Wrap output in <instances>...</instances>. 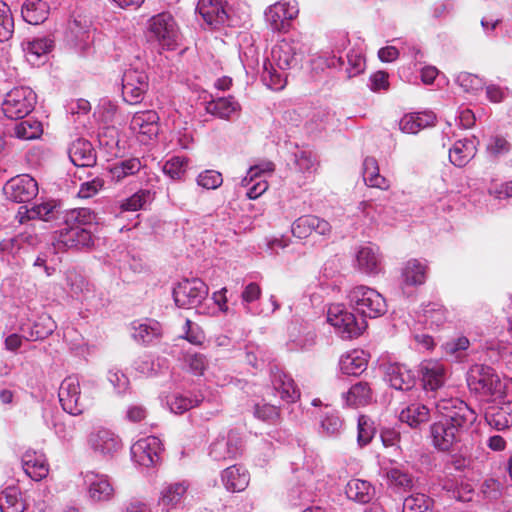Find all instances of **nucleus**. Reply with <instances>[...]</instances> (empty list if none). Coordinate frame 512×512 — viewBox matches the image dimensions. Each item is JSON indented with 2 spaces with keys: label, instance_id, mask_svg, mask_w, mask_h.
I'll return each mask as SVG.
<instances>
[{
  "label": "nucleus",
  "instance_id": "nucleus-58",
  "mask_svg": "<svg viewBox=\"0 0 512 512\" xmlns=\"http://www.w3.org/2000/svg\"><path fill=\"white\" fill-rule=\"evenodd\" d=\"M14 32V20L9 6L0 1V42L9 40Z\"/></svg>",
  "mask_w": 512,
  "mask_h": 512
},
{
  "label": "nucleus",
  "instance_id": "nucleus-5",
  "mask_svg": "<svg viewBox=\"0 0 512 512\" xmlns=\"http://www.w3.org/2000/svg\"><path fill=\"white\" fill-rule=\"evenodd\" d=\"M327 321L343 339L360 336L367 327L366 319L357 318L344 304H331L327 310Z\"/></svg>",
  "mask_w": 512,
  "mask_h": 512
},
{
  "label": "nucleus",
  "instance_id": "nucleus-54",
  "mask_svg": "<svg viewBox=\"0 0 512 512\" xmlns=\"http://www.w3.org/2000/svg\"><path fill=\"white\" fill-rule=\"evenodd\" d=\"M189 160L186 157L174 156L167 160L162 171L173 180H180L188 169Z\"/></svg>",
  "mask_w": 512,
  "mask_h": 512
},
{
  "label": "nucleus",
  "instance_id": "nucleus-62",
  "mask_svg": "<svg viewBox=\"0 0 512 512\" xmlns=\"http://www.w3.org/2000/svg\"><path fill=\"white\" fill-rule=\"evenodd\" d=\"M456 83L463 88L465 92L476 93L483 89L484 82L477 75L461 72L456 77Z\"/></svg>",
  "mask_w": 512,
  "mask_h": 512
},
{
  "label": "nucleus",
  "instance_id": "nucleus-55",
  "mask_svg": "<svg viewBox=\"0 0 512 512\" xmlns=\"http://www.w3.org/2000/svg\"><path fill=\"white\" fill-rule=\"evenodd\" d=\"M381 441L386 448H393L399 454L408 449L404 436L395 428H383L380 433Z\"/></svg>",
  "mask_w": 512,
  "mask_h": 512
},
{
  "label": "nucleus",
  "instance_id": "nucleus-60",
  "mask_svg": "<svg viewBox=\"0 0 512 512\" xmlns=\"http://www.w3.org/2000/svg\"><path fill=\"white\" fill-rule=\"evenodd\" d=\"M376 432L374 422L365 415L358 418V436L357 441L360 446L370 443Z\"/></svg>",
  "mask_w": 512,
  "mask_h": 512
},
{
  "label": "nucleus",
  "instance_id": "nucleus-13",
  "mask_svg": "<svg viewBox=\"0 0 512 512\" xmlns=\"http://www.w3.org/2000/svg\"><path fill=\"white\" fill-rule=\"evenodd\" d=\"M299 14L296 0H281L268 6L264 12L265 20L273 32H286L291 21Z\"/></svg>",
  "mask_w": 512,
  "mask_h": 512
},
{
  "label": "nucleus",
  "instance_id": "nucleus-63",
  "mask_svg": "<svg viewBox=\"0 0 512 512\" xmlns=\"http://www.w3.org/2000/svg\"><path fill=\"white\" fill-rule=\"evenodd\" d=\"M67 286L69 287V293L72 297L79 298L85 291L88 290V284L83 276L70 271L66 276Z\"/></svg>",
  "mask_w": 512,
  "mask_h": 512
},
{
  "label": "nucleus",
  "instance_id": "nucleus-19",
  "mask_svg": "<svg viewBox=\"0 0 512 512\" xmlns=\"http://www.w3.org/2000/svg\"><path fill=\"white\" fill-rule=\"evenodd\" d=\"M354 267L367 276H377L384 270L383 257L375 245L360 246L355 254Z\"/></svg>",
  "mask_w": 512,
  "mask_h": 512
},
{
  "label": "nucleus",
  "instance_id": "nucleus-64",
  "mask_svg": "<svg viewBox=\"0 0 512 512\" xmlns=\"http://www.w3.org/2000/svg\"><path fill=\"white\" fill-rule=\"evenodd\" d=\"M485 418L489 426L498 431L505 430L512 424V416L504 410L486 414Z\"/></svg>",
  "mask_w": 512,
  "mask_h": 512
},
{
  "label": "nucleus",
  "instance_id": "nucleus-17",
  "mask_svg": "<svg viewBox=\"0 0 512 512\" xmlns=\"http://www.w3.org/2000/svg\"><path fill=\"white\" fill-rule=\"evenodd\" d=\"M162 443L158 437L147 436L137 440L131 446V456L135 463L143 467H152L160 461Z\"/></svg>",
  "mask_w": 512,
  "mask_h": 512
},
{
  "label": "nucleus",
  "instance_id": "nucleus-50",
  "mask_svg": "<svg viewBox=\"0 0 512 512\" xmlns=\"http://www.w3.org/2000/svg\"><path fill=\"white\" fill-rule=\"evenodd\" d=\"M43 133L41 122L29 118L17 123L14 127V136L21 140H33L39 138Z\"/></svg>",
  "mask_w": 512,
  "mask_h": 512
},
{
  "label": "nucleus",
  "instance_id": "nucleus-3",
  "mask_svg": "<svg viewBox=\"0 0 512 512\" xmlns=\"http://www.w3.org/2000/svg\"><path fill=\"white\" fill-rule=\"evenodd\" d=\"M350 305L363 317L377 318L387 311L385 298L374 288L358 285L348 295Z\"/></svg>",
  "mask_w": 512,
  "mask_h": 512
},
{
  "label": "nucleus",
  "instance_id": "nucleus-28",
  "mask_svg": "<svg viewBox=\"0 0 512 512\" xmlns=\"http://www.w3.org/2000/svg\"><path fill=\"white\" fill-rule=\"evenodd\" d=\"M316 333L308 323H292L289 327L290 350H306L315 344Z\"/></svg>",
  "mask_w": 512,
  "mask_h": 512
},
{
  "label": "nucleus",
  "instance_id": "nucleus-30",
  "mask_svg": "<svg viewBox=\"0 0 512 512\" xmlns=\"http://www.w3.org/2000/svg\"><path fill=\"white\" fill-rule=\"evenodd\" d=\"M71 162L77 167H92L96 164V153L92 144L85 139H76L68 149Z\"/></svg>",
  "mask_w": 512,
  "mask_h": 512
},
{
  "label": "nucleus",
  "instance_id": "nucleus-46",
  "mask_svg": "<svg viewBox=\"0 0 512 512\" xmlns=\"http://www.w3.org/2000/svg\"><path fill=\"white\" fill-rule=\"evenodd\" d=\"M345 493L349 499L366 504L373 498L375 488L370 482L352 479L347 483Z\"/></svg>",
  "mask_w": 512,
  "mask_h": 512
},
{
  "label": "nucleus",
  "instance_id": "nucleus-59",
  "mask_svg": "<svg viewBox=\"0 0 512 512\" xmlns=\"http://www.w3.org/2000/svg\"><path fill=\"white\" fill-rule=\"evenodd\" d=\"M469 346V339L465 336H461L447 341L442 348L447 356L453 357L456 360H461L465 356V351Z\"/></svg>",
  "mask_w": 512,
  "mask_h": 512
},
{
  "label": "nucleus",
  "instance_id": "nucleus-33",
  "mask_svg": "<svg viewBox=\"0 0 512 512\" xmlns=\"http://www.w3.org/2000/svg\"><path fill=\"white\" fill-rule=\"evenodd\" d=\"M357 216L362 219L365 225L377 224L379 222L390 223L385 205L372 200H364L358 204Z\"/></svg>",
  "mask_w": 512,
  "mask_h": 512
},
{
  "label": "nucleus",
  "instance_id": "nucleus-6",
  "mask_svg": "<svg viewBox=\"0 0 512 512\" xmlns=\"http://www.w3.org/2000/svg\"><path fill=\"white\" fill-rule=\"evenodd\" d=\"M58 398L62 409L72 416L81 415L93 403L92 397L82 393L76 376H68L62 380Z\"/></svg>",
  "mask_w": 512,
  "mask_h": 512
},
{
  "label": "nucleus",
  "instance_id": "nucleus-37",
  "mask_svg": "<svg viewBox=\"0 0 512 512\" xmlns=\"http://www.w3.org/2000/svg\"><path fill=\"white\" fill-rule=\"evenodd\" d=\"M26 509L27 503L19 486L10 485L0 492L1 512H24Z\"/></svg>",
  "mask_w": 512,
  "mask_h": 512
},
{
  "label": "nucleus",
  "instance_id": "nucleus-32",
  "mask_svg": "<svg viewBox=\"0 0 512 512\" xmlns=\"http://www.w3.org/2000/svg\"><path fill=\"white\" fill-rule=\"evenodd\" d=\"M221 481L229 492H242L250 482V474L247 469L240 465H232L221 473Z\"/></svg>",
  "mask_w": 512,
  "mask_h": 512
},
{
  "label": "nucleus",
  "instance_id": "nucleus-40",
  "mask_svg": "<svg viewBox=\"0 0 512 512\" xmlns=\"http://www.w3.org/2000/svg\"><path fill=\"white\" fill-rule=\"evenodd\" d=\"M367 363V354L355 349L341 356L339 366L343 374L357 376L366 370Z\"/></svg>",
  "mask_w": 512,
  "mask_h": 512
},
{
  "label": "nucleus",
  "instance_id": "nucleus-22",
  "mask_svg": "<svg viewBox=\"0 0 512 512\" xmlns=\"http://www.w3.org/2000/svg\"><path fill=\"white\" fill-rule=\"evenodd\" d=\"M189 488L190 482L188 480L164 483L159 493V505L168 511L182 507L187 497Z\"/></svg>",
  "mask_w": 512,
  "mask_h": 512
},
{
  "label": "nucleus",
  "instance_id": "nucleus-7",
  "mask_svg": "<svg viewBox=\"0 0 512 512\" xmlns=\"http://www.w3.org/2000/svg\"><path fill=\"white\" fill-rule=\"evenodd\" d=\"M37 96L35 92L25 86L10 90L2 102V111L9 119H22L35 107Z\"/></svg>",
  "mask_w": 512,
  "mask_h": 512
},
{
  "label": "nucleus",
  "instance_id": "nucleus-48",
  "mask_svg": "<svg viewBox=\"0 0 512 512\" xmlns=\"http://www.w3.org/2000/svg\"><path fill=\"white\" fill-rule=\"evenodd\" d=\"M26 242L29 245H33L35 238L31 235L20 234L16 237L0 241L1 259L9 261L10 256L15 257L22 249H24V243Z\"/></svg>",
  "mask_w": 512,
  "mask_h": 512
},
{
  "label": "nucleus",
  "instance_id": "nucleus-8",
  "mask_svg": "<svg viewBox=\"0 0 512 512\" xmlns=\"http://www.w3.org/2000/svg\"><path fill=\"white\" fill-rule=\"evenodd\" d=\"M149 88V78L143 67L130 65L122 75V97L130 104L136 105L143 101Z\"/></svg>",
  "mask_w": 512,
  "mask_h": 512
},
{
  "label": "nucleus",
  "instance_id": "nucleus-16",
  "mask_svg": "<svg viewBox=\"0 0 512 512\" xmlns=\"http://www.w3.org/2000/svg\"><path fill=\"white\" fill-rule=\"evenodd\" d=\"M159 119L154 110L136 112L130 121V129L140 143L147 145L158 136Z\"/></svg>",
  "mask_w": 512,
  "mask_h": 512
},
{
  "label": "nucleus",
  "instance_id": "nucleus-11",
  "mask_svg": "<svg viewBox=\"0 0 512 512\" xmlns=\"http://www.w3.org/2000/svg\"><path fill=\"white\" fill-rule=\"evenodd\" d=\"M304 55L303 44L299 39L285 37L279 40L271 50V62L280 70L295 68Z\"/></svg>",
  "mask_w": 512,
  "mask_h": 512
},
{
  "label": "nucleus",
  "instance_id": "nucleus-2",
  "mask_svg": "<svg viewBox=\"0 0 512 512\" xmlns=\"http://www.w3.org/2000/svg\"><path fill=\"white\" fill-rule=\"evenodd\" d=\"M94 31L91 16L82 11H75L67 24L66 43L79 55H87L92 50Z\"/></svg>",
  "mask_w": 512,
  "mask_h": 512
},
{
  "label": "nucleus",
  "instance_id": "nucleus-41",
  "mask_svg": "<svg viewBox=\"0 0 512 512\" xmlns=\"http://www.w3.org/2000/svg\"><path fill=\"white\" fill-rule=\"evenodd\" d=\"M476 144L472 139L457 140L449 149V159L457 167L465 166L476 155Z\"/></svg>",
  "mask_w": 512,
  "mask_h": 512
},
{
  "label": "nucleus",
  "instance_id": "nucleus-38",
  "mask_svg": "<svg viewBox=\"0 0 512 512\" xmlns=\"http://www.w3.org/2000/svg\"><path fill=\"white\" fill-rule=\"evenodd\" d=\"M56 328L52 318L48 315L40 316L33 324L23 325L21 332L28 341H38L47 338Z\"/></svg>",
  "mask_w": 512,
  "mask_h": 512
},
{
  "label": "nucleus",
  "instance_id": "nucleus-43",
  "mask_svg": "<svg viewBox=\"0 0 512 512\" xmlns=\"http://www.w3.org/2000/svg\"><path fill=\"white\" fill-rule=\"evenodd\" d=\"M379 475L391 486L397 488L407 487L412 483V479L407 473L386 459L379 461Z\"/></svg>",
  "mask_w": 512,
  "mask_h": 512
},
{
  "label": "nucleus",
  "instance_id": "nucleus-18",
  "mask_svg": "<svg viewBox=\"0 0 512 512\" xmlns=\"http://www.w3.org/2000/svg\"><path fill=\"white\" fill-rule=\"evenodd\" d=\"M325 63L328 68H335L343 70L347 78H352L364 72L366 67L365 57L360 49L352 48L345 56L342 55H328L325 58Z\"/></svg>",
  "mask_w": 512,
  "mask_h": 512
},
{
  "label": "nucleus",
  "instance_id": "nucleus-9",
  "mask_svg": "<svg viewBox=\"0 0 512 512\" xmlns=\"http://www.w3.org/2000/svg\"><path fill=\"white\" fill-rule=\"evenodd\" d=\"M444 421L458 431L467 429L477 418L476 413L458 398L443 399L436 405Z\"/></svg>",
  "mask_w": 512,
  "mask_h": 512
},
{
  "label": "nucleus",
  "instance_id": "nucleus-51",
  "mask_svg": "<svg viewBox=\"0 0 512 512\" xmlns=\"http://www.w3.org/2000/svg\"><path fill=\"white\" fill-rule=\"evenodd\" d=\"M422 317L424 318L423 321L420 320L418 314V322H423L430 328L439 327L446 321V311L442 305L432 302L423 307Z\"/></svg>",
  "mask_w": 512,
  "mask_h": 512
},
{
  "label": "nucleus",
  "instance_id": "nucleus-12",
  "mask_svg": "<svg viewBox=\"0 0 512 512\" xmlns=\"http://www.w3.org/2000/svg\"><path fill=\"white\" fill-rule=\"evenodd\" d=\"M467 384L471 391L482 396H492L501 390V381L493 368L476 364L467 374Z\"/></svg>",
  "mask_w": 512,
  "mask_h": 512
},
{
  "label": "nucleus",
  "instance_id": "nucleus-27",
  "mask_svg": "<svg viewBox=\"0 0 512 512\" xmlns=\"http://www.w3.org/2000/svg\"><path fill=\"white\" fill-rule=\"evenodd\" d=\"M22 466L32 480L40 481L48 475L49 464L44 453L27 450L22 456Z\"/></svg>",
  "mask_w": 512,
  "mask_h": 512
},
{
  "label": "nucleus",
  "instance_id": "nucleus-20",
  "mask_svg": "<svg viewBox=\"0 0 512 512\" xmlns=\"http://www.w3.org/2000/svg\"><path fill=\"white\" fill-rule=\"evenodd\" d=\"M83 481L91 501L105 502L112 499L114 488L107 475L87 471L83 473Z\"/></svg>",
  "mask_w": 512,
  "mask_h": 512
},
{
  "label": "nucleus",
  "instance_id": "nucleus-23",
  "mask_svg": "<svg viewBox=\"0 0 512 512\" xmlns=\"http://www.w3.org/2000/svg\"><path fill=\"white\" fill-rule=\"evenodd\" d=\"M385 380L396 390L410 391L416 385V377L411 369L400 363L384 365Z\"/></svg>",
  "mask_w": 512,
  "mask_h": 512
},
{
  "label": "nucleus",
  "instance_id": "nucleus-39",
  "mask_svg": "<svg viewBox=\"0 0 512 512\" xmlns=\"http://www.w3.org/2000/svg\"><path fill=\"white\" fill-rule=\"evenodd\" d=\"M207 113L220 119L229 120L234 114H238L241 107L233 96L218 97L208 101L206 104Z\"/></svg>",
  "mask_w": 512,
  "mask_h": 512
},
{
  "label": "nucleus",
  "instance_id": "nucleus-49",
  "mask_svg": "<svg viewBox=\"0 0 512 512\" xmlns=\"http://www.w3.org/2000/svg\"><path fill=\"white\" fill-rule=\"evenodd\" d=\"M202 401L198 396H188L182 393H173L167 397V405L172 413L183 414Z\"/></svg>",
  "mask_w": 512,
  "mask_h": 512
},
{
  "label": "nucleus",
  "instance_id": "nucleus-57",
  "mask_svg": "<svg viewBox=\"0 0 512 512\" xmlns=\"http://www.w3.org/2000/svg\"><path fill=\"white\" fill-rule=\"evenodd\" d=\"M275 170V165L271 161H262L248 170L246 176L242 179V185L251 184L256 179H266Z\"/></svg>",
  "mask_w": 512,
  "mask_h": 512
},
{
  "label": "nucleus",
  "instance_id": "nucleus-24",
  "mask_svg": "<svg viewBox=\"0 0 512 512\" xmlns=\"http://www.w3.org/2000/svg\"><path fill=\"white\" fill-rule=\"evenodd\" d=\"M146 163L138 157H129L113 163L108 168V176L114 183H121L127 178L140 173L146 174Z\"/></svg>",
  "mask_w": 512,
  "mask_h": 512
},
{
  "label": "nucleus",
  "instance_id": "nucleus-45",
  "mask_svg": "<svg viewBox=\"0 0 512 512\" xmlns=\"http://www.w3.org/2000/svg\"><path fill=\"white\" fill-rule=\"evenodd\" d=\"M363 179L367 186L387 190L390 182L379 173L378 162L374 157H366L363 161Z\"/></svg>",
  "mask_w": 512,
  "mask_h": 512
},
{
  "label": "nucleus",
  "instance_id": "nucleus-1",
  "mask_svg": "<svg viewBox=\"0 0 512 512\" xmlns=\"http://www.w3.org/2000/svg\"><path fill=\"white\" fill-rule=\"evenodd\" d=\"M93 217L88 209H74L66 213L63 226L56 232L54 246L58 250L89 248L93 245L87 225Z\"/></svg>",
  "mask_w": 512,
  "mask_h": 512
},
{
  "label": "nucleus",
  "instance_id": "nucleus-31",
  "mask_svg": "<svg viewBox=\"0 0 512 512\" xmlns=\"http://www.w3.org/2000/svg\"><path fill=\"white\" fill-rule=\"evenodd\" d=\"M57 212L56 204L53 201H47L30 208L26 205L20 206L16 218L21 224L36 219L49 221L55 218Z\"/></svg>",
  "mask_w": 512,
  "mask_h": 512
},
{
  "label": "nucleus",
  "instance_id": "nucleus-42",
  "mask_svg": "<svg viewBox=\"0 0 512 512\" xmlns=\"http://www.w3.org/2000/svg\"><path fill=\"white\" fill-rule=\"evenodd\" d=\"M343 400L349 407H361L373 401V392L367 382H358L343 394Z\"/></svg>",
  "mask_w": 512,
  "mask_h": 512
},
{
  "label": "nucleus",
  "instance_id": "nucleus-35",
  "mask_svg": "<svg viewBox=\"0 0 512 512\" xmlns=\"http://www.w3.org/2000/svg\"><path fill=\"white\" fill-rule=\"evenodd\" d=\"M161 336V326L155 320H137L131 323V337L141 344H149Z\"/></svg>",
  "mask_w": 512,
  "mask_h": 512
},
{
  "label": "nucleus",
  "instance_id": "nucleus-29",
  "mask_svg": "<svg viewBox=\"0 0 512 512\" xmlns=\"http://www.w3.org/2000/svg\"><path fill=\"white\" fill-rule=\"evenodd\" d=\"M421 374L423 390L426 393L435 392L444 384L445 368L439 361H423L421 364Z\"/></svg>",
  "mask_w": 512,
  "mask_h": 512
},
{
  "label": "nucleus",
  "instance_id": "nucleus-26",
  "mask_svg": "<svg viewBox=\"0 0 512 512\" xmlns=\"http://www.w3.org/2000/svg\"><path fill=\"white\" fill-rule=\"evenodd\" d=\"M196 10L214 28L224 25L228 19L223 0H198Z\"/></svg>",
  "mask_w": 512,
  "mask_h": 512
},
{
  "label": "nucleus",
  "instance_id": "nucleus-44",
  "mask_svg": "<svg viewBox=\"0 0 512 512\" xmlns=\"http://www.w3.org/2000/svg\"><path fill=\"white\" fill-rule=\"evenodd\" d=\"M21 13L27 23L38 25L47 19L49 6L43 0H26L22 5Z\"/></svg>",
  "mask_w": 512,
  "mask_h": 512
},
{
  "label": "nucleus",
  "instance_id": "nucleus-61",
  "mask_svg": "<svg viewBox=\"0 0 512 512\" xmlns=\"http://www.w3.org/2000/svg\"><path fill=\"white\" fill-rule=\"evenodd\" d=\"M294 163L301 173L311 174L315 172L317 162L314 155L305 150H299L294 154Z\"/></svg>",
  "mask_w": 512,
  "mask_h": 512
},
{
  "label": "nucleus",
  "instance_id": "nucleus-34",
  "mask_svg": "<svg viewBox=\"0 0 512 512\" xmlns=\"http://www.w3.org/2000/svg\"><path fill=\"white\" fill-rule=\"evenodd\" d=\"M272 385L276 394L286 402H295L300 397V391L294 380L285 372L277 369L272 372Z\"/></svg>",
  "mask_w": 512,
  "mask_h": 512
},
{
  "label": "nucleus",
  "instance_id": "nucleus-4",
  "mask_svg": "<svg viewBox=\"0 0 512 512\" xmlns=\"http://www.w3.org/2000/svg\"><path fill=\"white\" fill-rule=\"evenodd\" d=\"M147 37L150 41L157 42L162 49H175L180 40V32L174 17L168 12L151 17L148 21Z\"/></svg>",
  "mask_w": 512,
  "mask_h": 512
},
{
  "label": "nucleus",
  "instance_id": "nucleus-21",
  "mask_svg": "<svg viewBox=\"0 0 512 512\" xmlns=\"http://www.w3.org/2000/svg\"><path fill=\"white\" fill-rule=\"evenodd\" d=\"M242 451V439L237 431L220 435L210 446V456L217 461L233 459Z\"/></svg>",
  "mask_w": 512,
  "mask_h": 512
},
{
  "label": "nucleus",
  "instance_id": "nucleus-10",
  "mask_svg": "<svg viewBox=\"0 0 512 512\" xmlns=\"http://www.w3.org/2000/svg\"><path fill=\"white\" fill-rule=\"evenodd\" d=\"M208 286L199 278L183 279L173 288V298L179 308L198 307L208 296Z\"/></svg>",
  "mask_w": 512,
  "mask_h": 512
},
{
  "label": "nucleus",
  "instance_id": "nucleus-53",
  "mask_svg": "<svg viewBox=\"0 0 512 512\" xmlns=\"http://www.w3.org/2000/svg\"><path fill=\"white\" fill-rule=\"evenodd\" d=\"M274 65L275 64L271 61L264 63L262 80L265 83V85L271 90L279 91L285 87L287 77L284 72H278L274 68Z\"/></svg>",
  "mask_w": 512,
  "mask_h": 512
},
{
  "label": "nucleus",
  "instance_id": "nucleus-14",
  "mask_svg": "<svg viewBox=\"0 0 512 512\" xmlns=\"http://www.w3.org/2000/svg\"><path fill=\"white\" fill-rule=\"evenodd\" d=\"M37 181L28 174L17 175L8 180L3 192L6 198L15 203H26L33 200L38 194Z\"/></svg>",
  "mask_w": 512,
  "mask_h": 512
},
{
  "label": "nucleus",
  "instance_id": "nucleus-47",
  "mask_svg": "<svg viewBox=\"0 0 512 512\" xmlns=\"http://www.w3.org/2000/svg\"><path fill=\"white\" fill-rule=\"evenodd\" d=\"M398 286L404 296L414 295L416 292V259L408 260L401 267Z\"/></svg>",
  "mask_w": 512,
  "mask_h": 512
},
{
  "label": "nucleus",
  "instance_id": "nucleus-15",
  "mask_svg": "<svg viewBox=\"0 0 512 512\" xmlns=\"http://www.w3.org/2000/svg\"><path fill=\"white\" fill-rule=\"evenodd\" d=\"M88 445L97 456L110 459L121 450L122 441L110 429L97 428L89 434Z\"/></svg>",
  "mask_w": 512,
  "mask_h": 512
},
{
  "label": "nucleus",
  "instance_id": "nucleus-52",
  "mask_svg": "<svg viewBox=\"0 0 512 512\" xmlns=\"http://www.w3.org/2000/svg\"><path fill=\"white\" fill-rule=\"evenodd\" d=\"M153 193L150 189H140L130 197L124 199L120 203L122 211L135 212L143 209L149 202L152 201Z\"/></svg>",
  "mask_w": 512,
  "mask_h": 512
},
{
  "label": "nucleus",
  "instance_id": "nucleus-56",
  "mask_svg": "<svg viewBox=\"0 0 512 512\" xmlns=\"http://www.w3.org/2000/svg\"><path fill=\"white\" fill-rule=\"evenodd\" d=\"M344 427V421L336 411H328L321 420L322 433L335 437L340 435Z\"/></svg>",
  "mask_w": 512,
  "mask_h": 512
},
{
  "label": "nucleus",
  "instance_id": "nucleus-25",
  "mask_svg": "<svg viewBox=\"0 0 512 512\" xmlns=\"http://www.w3.org/2000/svg\"><path fill=\"white\" fill-rule=\"evenodd\" d=\"M459 433L443 419L430 426V437L434 447L440 451H448L459 439Z\"/></svg>",
  "mask_w": 512,
  "mask_h": 512
},
{
  "label": "nucleus",
  "instance_id": "nucleus-36",
  "mask_svg": "<svg viewBox=\"0 0 512 512\" xmlns=\"http://www.w3.org/2000/svg\"><path fill=\"white\" fill-rule=\"evenodd\" d=\"M54 42L49 37L34 38L22 42V50L29 63L36 65L52 50Z\"/></svg>",
  "mask_w": 512,
  "mask_h": 512
}]
</instances>
